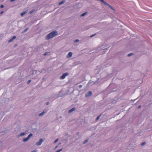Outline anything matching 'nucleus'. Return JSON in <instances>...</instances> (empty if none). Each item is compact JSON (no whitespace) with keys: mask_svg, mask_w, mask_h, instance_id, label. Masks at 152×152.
Here are the masks:
<instances>
[{"mask_svg":"<svg viewBox=\"0 0 152 152\" xmlns=\"http://www.w3.org/2000/svg\"><path fill=\"white\" fill-rule=\"evenodd\" d=\"M57 34V32L56 31H54L48 34L46 37V39H48L53 38L55 37V36Z\"/></svg>","mask_w":152,"mask_h":152,"instance_id":"f257e3e1","label":"nucleus"},{"mask_svg":"<svg viewBox=\"0 0 152 152\" xmlns=\"http://www.w3.org/2000/svg\"><path fill=\"white\" fill-rule=\"evenodd\" d=\"M25 134V133L24 132L21 133L20 134V136H22L24 135Z\"/></svg>","mask_w":152,"mask_h":152,"instance_id":"ddd939ff","label":"nucleus"},{"mask_svg":"<svg viewBox=\"0 0 152 152\" xmlns=\"http://www.w3.org/2000/svg\"><path fill=\"white\" fill-rule=\"evenodd\" d=\"M43 140L41 139L39 140V141L37 142L36 145H41L42 142H43Z\"/></svg>","mask_w":152,"mask_h":152,"instance_id":"20e7f679","label":"nucleus"},{"mask_svg":"<svg viewBox=\"0 0 152 152\" xmlns=\"http://www.w3.org/2000/svg\"><path fill=\"white\" fill-rule=\"evenodd\" d=\"M4 7V6L3 5H1V6H0V7H1V8H3V7Z\"/></svg>","mask_w":152,"mask_h":152,"instance_id":"393cba45","label":"nucleus"},{"mask_svg":"<svg viewBox=\"0 0 152 152\" xmlns=\"http://www.w3.org/2000/svg\"><path fill=\"white\" fill-rule=\"evenodd\" d=\"M46 104L47 105H48V104H49V102H47L46 103Z\"/></svg>","mask_w":152,"mask_h":152,"instance_id":"cd10ccee","label":"nucleus"},{"mask_svg":"<svg viewBox=\"0 0 152 152\" xmlns=\"http://www.w3.org/2000/svg\"><path fill=\"white\" fill-rule=\"evenodd\" d=\"M62 150V149H60L57 150L56 152H60V151Z\"/></svg>","mask_w":152,"mask_h":152,"instance_id":"412c9836","label":"nucleus"},{"mask_svg":"<svg viewBox=\"0 0 152 152\" xmlns=\"http://www.w3.org/2000/svg\"><path fill=\"white\" fill-rule=\"evenodd\" d=\"M134 54L133 53H129V54H128V56H129L132 55H133Z\"/></svg>","mask_w":152,"mask_h":152,"instance_id":"f3484780","label":"nucleus"},{"mask_svg":"<svg viewBox=\"0 0 152 152\" xmlns=\"http://www.w3.org/2000/svg\"><path fill=\"white\" fill-rule=\"evenodd\" d=\"M72 53L71 52H69L67 55V58L71 57L72 56Z\"/></svg>","mask_w":152,"mask_h":152,"instance_id":"0eeeda50","label":"nucleus"},{"mask_svg":"<svg viewBox=\"0 0 152 152\" xmlns=\"http://www.w3.org/2000/svg\"><path fill=\"white\" fill-rule=\"evenodd\" d=\"M37 151V150H34L32 151L31 152H36Z\"/></svg>","mask_w":152,"mask_h":152,"instance_id":"b1692460","label":"nucleus"},{"mask_svg":"<svg viewBox=\"0 0 152 152\" xmlns=\"http://www.w3.org/2000/svg\"><path fill=\"white\" fill-rule=\"evenodd\" d=\"M58 140V139H56V140H55V141H54V143H56Z\"/></svg>","mask_w":152,"mask_h":152,"instance_id":"6ab92c4d","label":"nucleus"},{"mask_svg":"<svg viewBox=\"0 0 152 152\" xmlns=\"http://www.w3.org/2000/svg\"><path fill=\"white\" fill-rule=\"evenodd\" d=\"M65 2V1H61V2H60L59 3V5H61V4H64Z\"/></svg>","mask_w":152,"mask_h":152,"instance_id":"f8f14e48","label":"nucleus"},{"mask_svg":"<svg viewBox=\"0 0 152 152\" xmlns=\"http://www.w3.org/2000/svg\"><path fill=\"white\" fill-rule=\"evenodd\" d=\"M32 135L33 134L32 133H30L27 137L23 139V141L24 142L27 141L29 139Z\"/></svg>","mask_w":152,"mask_h":152,"instance_id":"7ed1b4c3","label":"nucleus"},{"mask_svg":"<svg viewBox=\"0 0 152 152\" xmlns=\"http://www.w3.org/2000/svg\"><path fill=\"white\" fill-rule=\"evenodd\" d=\"M92 93L91 91H89L88 93L86 94L85 96L86 97H88L92 95Z\"/></svg>","mask_w":152,"mask_h":152,"instance_id":"39448f33","label":"nucleus"},{"mask_svg":"<svg viewBox=\"0 0 152 152\" xmlns=\"http://www.w3.org/2000/svg\"><path fill=\"white\" fill-rule=\"evenodd\" d=\"M95 35V34H94V35H91V36H90V37H92L94 36V35Z\"/></svg>","mask_w":152,"mask_h":152,"instance_id":"7c9ffc66","label":"nucleus"},{"mask_svg":"<svg viewBox=\"0 0 152 152\" xmlns=\"http://www.w3.org/2000/svg\"><path fill=\"white\" fill-rule=\"evenodd\" d=\"M75 109V107H73L72 109H70L68 111L69 113H71L73 111H74Z\"/></svg>","mask_w":152,"mask_h":152,"instance_id":"1a4fd4ad","label":"nucleus"},{"mask_svg":"<svg viewBox=\"0 0 152 152\" xmlns=\"http://www.w3.org/2000/svg\"><path fill=\"white\" fill-rule=\"evenodd\" d=\"M34 11V10H33L31 11H30L29 13L30 14H31Z\"/></svg>","mask_w":152,"mask_h":152,"instance_id":"a211bd4d","label":"nucleus"},{"mask_svg":"<svg viewBox=\"0 0 152 152\" xmlns=\"http://www.w3.org/2000/svg\"><path fill=\"white\" fill-rule=\"evenodd\" d=\"M101 115H99L98 116L96 119V120H97L98 119H99V118H100V116H101Z\"/></svg>","mask_w":152,"mask_h":152,"instance_id":"2eb2a0df","label":"nucleus"},{"mask_svg":"<svg viewBox=\"0 0 152 152\" xmlns=\"http://www.w3.org/2000/svg\"><path fill=\"white\" fill-rule=\"evenodd\" d=\"M79 41V40L78 39H76V40H75V42H78Z\"/></svg>","mask_w":152,"mask_h":152,"instance_id":"a878e982","label":"nucleus"},{"mask_svg":"<svg viewBox=\"0 0 152 152\" xmlns=\"http://www.w3.org/2000/svg\"><path fill=\"white\" fill-rule=\"evenodd\" d=\"M16 38V37L15 36H14L11 39L9 40L8 42H12L14 39H15Z\"/></svg>","mask_w":152,"mask_h":152,"instance_id":"6e6552de","label":"nucleus"},{"mask_svg":"<svg viewBox=\"0 0 152 152\" xmlns=\"http://www.w3.org/2000/svg\"><path fill=\"white\" fill-rule=\"evenodd\" d=\"M28 30V28H26L23 31V33H24L26 31H27Z\"/></svg>","mask_w":152,"mask_h":152,"instance_id":"4468645a","label":"nucleus"},{"mask_svg":"<svg viewBox=\"0 0 152 152\" xmlns=\"http://www.w3.org/2000/svg\"><path fill=\"white\" fill-rule=\"evenodd\" d=\"M69 75V73L68 72L64 73L60 77V79H64L65 78L66 76H68Z\"/></svg>","mask_w":152,"mask_h":152,"instance_id":"f03ea898","label":"nucleus"},{"mask_svg":"<svg viewBox=\"0 0 152 152\" xmlns=\"http://www.w3.org/2000/svg\"><path fill=\"white\" fill-rule=\"evenodd\" d=\"M82 86L81 85H80L79 86V88H81Z\"/></svg>","mask_w":152,"mask_h":152,"instance_id":"bb28decb","label":"nucleus"},{"mask_svg":"<svg viewBox=\"0 0 152 152\" xmlns=\"http://www.w3.org/2000/svg\"><path fill=\"white\" fill-rule=\"evenodd\" d=\"M46 112H47V111L46 110H44L43 112H42L39 114V116H42V115H43L45 113H46Z\"/></svg>","mask_w":152,"mask_h":152,"instance_id":"423d86ee","label":"nucleus"},{"mask_svg":"<svg viewBox=\"0 0 152 152\" xmlns=\"http://www.w3.org/2000/svg\"><path fill=\"white\" fill-rule=\"evenodd\" d=\"M48 52H45L44 54V56H46V55H47L48 54Z\"/></svg>","mask_w":152,"mask_h":152,"instance_id":"5701e85b","label":"nucleus"},{"mask_svg":"<svg viewBox=\"0 0 152 152\" xmlns=\"http://www.w3.org/2000/svg\"><path fill=\"white\" fill-rule=\"evenodd\" d=\"M88 141V140H85L83 142V144H85L86 143V142H87Z\"/></svg>","mask_w":152,"mask_h":152,"instance_id":"dca6fc26","label":"nucleus"},{"mask_svg":"<svg viewBox=\"0 0 152 152\" xmlns=\"http://www.w3.org/2000/svg\"><path fill=\"white\" fill-rule=\"evenodd\" d=\"M26 13H27V11H24L23 12H22V13H21V14H20V15H21V16H22L24 15L25 14H26Z\"/></svg>","mask_w":152,"mask_h":152,"instance_id":"9d476101","label":"nucleus"},{"mask_svg":"<svg viewBox=\"0 0 152 152\" xmlns=\"http://www.w3.org/2000/svg\"><path fill=\"white\" fill-rule=\"evenodd\" d=\"M31 81V80H29L27 82V83L28 84H29Z\"/></svg>","mask_w":152,"mask_h":152,"instance_id":"aec40b11","label":"nucleus"},{"mask_svg":"<svg viewBox=\"0 0 152 152\" xmlns=\"http://www.w3.org/2000/svg\"><path fill=\"white\" fill-rule=\"evenodd\" d=\"M145 144H146V142H143L142 143H141V145L143 146V145H145Z\"/></svg>","mask_w":152,"mask_h":152,"instance_id":"4be33fe9","label":"nucleus"},{"mask_svg":"<svg viewBox=\"0 0 152 152\" xmlns=\"http://www.w3.org/2000/svg\"><path fill=\"white\" fill-rule=\"evenodd\" d=\"M141 107V106L140 105L138 107V108H140V107Z\"/></svg>","mask_w":152,"mask_h":152,"instance_id":"c756f323","label":"nucleus"},{"mask_svg":"<svg viewBox=\"0 0 152 152\" xmlns=\"http://www.w3.org/2000/svg\"><path fill=\"white\" fill-rule=\"evenodd\" d=\"M87 13V12H85L84 13H83L81 15V16H83L85 15H86Z\"/></svg>","mask_w":152,"mask_h":152,"instance_id":"9b49d317","label":"nucleus"},{"mask_svg":"<svg viewBox=\"0 0 152 152\" xmlns=\"http://www.w3.org/2000/svg\"><path fill=\"white\" fill-rule=\"evenodd\" d=\"M3 12H4V11H1V12L0 14H2Z\"/></svg>","mask_w":152,"mask_h":152,"instance_id":"c85d7f7f","label":"nucleus"}]
</instances>
